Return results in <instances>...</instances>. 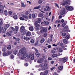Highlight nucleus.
Wrapping results in <instances>:
<instances>
[{
    "mask_svg": "<svg viewBox=\"0 0 75 75\" xmlns=\"http://www.w3.org/2000/svg\"><path fill=\"white\" fill-rule=\"evenodd\" d=\"M51 53H52V54H55V51L54 50H52L51 51Z\"/></svg>",
    "mask_w": 75,
    "mask_h": 75,
    "instance_id": "nucleus-44",
    "label": "nucleus"
},
{
    "mask_svg": "<svg viewBox=\"0 0 75 75\" xmlns=\"http://www.w3.org/2000/svg\"><path fill=\"white\" fill-rule=\"evenodd\" d=\"M34 54H32L31 55V59L32 60H33V59H34Z\"/></svg>",
    "mask_w": 75,
    "mask_h": 75,
    "instance_id": "nucleus-26",
    "label": "nucleus"
},
{
    "mask_svg": "<svg viewBox=\"0 0 75 75\" xmlns=\"http://www.w3.org/2000/svg\"><path fill=\"white\" fill-rule=\"evenodd\" d=\"M6 30H7V29H6V28H4L3 30V33H5L6 31Z\"/></svg>",
    "mask_w": 75,
    "mask_h": 75,
    "instance_id": "nucleus-54",
    "label": "nucleus"
},
{
    "mask_svg": "<svg viewBox=\"0 0 75 75\" xmlns=\"http://www.w3.org/2000/svg\"><path fill=\"white\" fill-rule=\"evenodd\" d=\"M64 29H68V26H66L64 28Z\"/></svg>",
    "mask_w": 75,
    "mask_h": 75,
    "instance_id": "nucleus-53",
    "label": "nucleus"
},
{
    "mask_svg": "<svg viewBox=\"0 0 75 75\" xmlns=\"http://www.w3.org/2000/svg\"><path fill=\"white\" fill-rule=\"evenodd\" d=\"M35 26L36 27H37V28H38V27H40V25L38 24V23H37V22H36L35 23Z\"/></svg>",
    "mask_w": 75,
    "mask_h": 75,
    "instance_id": "nucleus-10",
    "label": "nucleus"
},
{
    "mask_svg": "<svg viewBox=\"0 0 75 75\" xmlns=\"http://www.w3.org/2000/svg\"><path fill=\"white\" fill-rule=\"evenodd\" d=\"M63 31H64V32H68V30H67H67L64 29V30H63Z\"/></svg>",
    "mask_w": 75,
    "mask_h": 75,
    "instance_id": "nucleus-56",
    "label": "nucleus"
},
{
    "mask_svg": "<svg viewBox=\"0 0 75 75\" xmlns=\"http://www.w3.org/2000/svg\"><path fill=\"white\" fill-rule=\"evenodd\" d=\"M67 21H66V22H64L62 25V27H65V25H66L67 24Z\"/></svg>",
    "mask_w": 75,
    "mask_h": 75,
    "instance_id": "nucleus-18",
    "label": "nucleus"
},
{
    "mask_svg": "<svg viewBox=\"0 0 75 75\" xmlns=\"http://www.w3.org/2000/svg\"><path fill=\"white\" fill-rule=\"evenodd\" d=\"M41 7V5H40L38 6H36L35 7L34 9V10H36V9H39V8H40Z\"/></svg>",
    "mask_w": 75,
    "mask_h": 75,
    "instance_id": "nucleus-9",
    "label": "nucleus"
},
{
    "mask_svg": "<svg viewBox=\"0 0 75 75\" xmlns=\"http://www.w3.org/2000/svg\"><path fill=\"white\" fill-rule=\"evenodd\" d=\"M7 48L8 50H10L11 49V46L9 45L7 47Z\"/></svg>",
    "mask_w": 75,
    "mask_h": 75,
    "instance_id": "nucleus-47",
    "label": "nucleus"
},
{
    "mask_svg": "<svg viewBox=\"0 0 75 75\" xmlns=\"http://www.w3.org/2000/svg\"><path fill=\"white\" fill-rule=\"evenodd\" d=\"M30 42L32 44H33V43L34 42V40H33V39H32L30 41Z\"/></svg>",
    "mask_w": 75,
    "mask_h": 75,
    "instance_id": "nucleus-43",
    "label": "nucleus"
},
{
    "mask_svg": "<svg viewBox=\"0 0 75 75\" xmlns=\"http://www.w3.org/2000/svg\"><path fill=\"white\" fill-rule=\"evenodd\" d=\"M63 42L65 43V44H68V43H69V42L66 39H64L63 40Z\"/></svg>",
    "mask_w": 75,
    "mask_h": 75,
    "instance_id": "nucleus-13",
    "label": "nucleus"
},
{
    "mask_svg": "<svg viewBox=\"0 0 75 75\" xmlns=\"http://www.w3.org/2000/svg\"><path fill=\"white\" fill-rule=\"evenodd\" d=\"M32 16L33 18H35V14L34 13H33L32 14Z\"/></svg>",
    "mask_w": 75,
    "mask_h": 75,
    "instance_id": "nucleus-45",
    "label": "nucleus"
},
{
    "mask_svg": "<svg viewBox=\"0 0 75 75\" xmlns=\"http://www.w3.org/2000/svg\"><path fill=\"white\" fill-rule=\"evenodd\" d=\"M26 33H27V31H25L23 33V35H24L25 34H26Z\"/></svg>",
    "mask_w": 75,
    "mask_h": 75,
    "instance_id": "nucleus-57",
    "label": "nucleus"
},
{
    "mask_svg": "<svg viewBox=\"0 0 75 75\" xmlns=\"http://www.w3.org/2000/svg\"><path fill=\"white\" fill-rule=\"evenodd\" d=\"M21 7H25V6L26 5L24 4L23 3L21 2Z\"/></svg>",
    "mask_w": 75,
    "mask_h": 75,
    "instance_id": "nucleus-22",
    "label": "nucleus"
},
{
    "mask_svg": "<svg viewBox=\"0 0 75 75\" xmlns=\"http://www.w3.org/2000/svg\"><path fill=\"white\" fill-rule=\"evenodd\" d=\"M25 51V47H23L22 49H20L19 53H21V55L22 56L21 58V59H24L25 58L27 57V58L28 59L31 57V55L30 54H27L26 53Z\"/></svg>",
    "mask_w": 75,
    "mask_h": 75,
    "instance_id": "nucleus-1",
    "label": "nucleus"
},
{
    "mask_svg": "<svg viewBox=\"0 0 75 75\" xmlns=\"http://www.w3.org/2000/svg\"><path fill=\"white\" fill-rule=\"evenodd\" d=\"M62 35L63 36H65V35H67V33H62Z\"/></svg>",
    "mask_w": 75,
    "mask_h": 75,
    "instance_id": "nucleus-48",
    "label": "nucleus"
},
{
    "mask_svg": "<svg viewBox=\"0 0 75 75\" xmlns=\"http://www.w3.org/2000/svg\"><path fill=\"white\" fill-rule=\"evenodd\" d=\"M26 40H30V38L28 37H27Z\"/></svg>",
    "mask_w": 75,
    "mask_h": 75,
    "instance_id": "nucleus-62",
    "label": "nucleus"
},
{
    "mask_svg": "<svg viewBox=\"0 0 75 75\" xmlns=\"http://www.w3.org/2000/svg\"><path fill=\"white\" fill-rule=\"evenodd\" d=\"M20 40V38H17L16 39V41H18Z\"/></svg>",
    "mask_w": 75,
    "mask_h": 75,
    "instance_id": "nucleus-64",
    "label": "nucleus"
},
{
    "mask_svg": "<svg viewBox=\"0 0 75 75\" xmlns=\"http://www.w3.org/2000/svg\"><path fill=\"white\" fill-rule=\"evenodd\" d=\"M20 20H22L23 21L24 20H25L26 21H27V20L25 19L24 18H23V17H21L20 18Z\"/></svg>",
    "mask_w": 75,
    "mask_h": 75,
    "instance_id": "nucleus-24",
    "label": "nucleus"
},
{
    "mask_svg": "<svg viewBox=\"0 0 75 75\" xmlns=\"http://www.w3.org/2000/svg\"><path fill=\"white\" fill-rule=\"evenodd\" d=\"M36 22H37V23H40L41 22V19L40 18H38V21H36Z\"/></svg>",
    "mask_w": 75,
    "mask_h": 75,
    "instance_id": "nucleus-37",
    "label": "nucleus"
},
{
    "mask_svg": "<svg viewBox=\"0 0 75 75\" xmlns=\"http://www.w3.org/2000/svg\"><path fill=\"white\" fill-rule=\"evenodd\" d=\"M29 13L30 12L28 11H27L25 13V14H26V15H28Z\"/></svg>",
    "mask_w": 75,
    "mask_h": 75,
    "instance_id": "nucleus-35",
    "label": "nucleus"
},
{
    "mask_svg": "<svg viewBox=\"0 0 75 75\" xmlns=\"http://www.w3.org/2000/svg\"><path fill=\"white\" fill-rule=\"evenodd\" d=\"M45 41V39L44 38H42L40 40V42H41V43H42V42H44Z\"/></svg>",
    "mask_w": 75,
    "mask_h": 75,
    "instance_id": "nucleus-15",
    "label": "nucleus"
},
{
    "mask_svg": "<svg viewBox=\"0 0 75 75\" xmlns=\"http://www.w3.org/2000/svg\"><path fill=\"white\" fill-rule=\"evenodd\" d=\"M46 8H47V9H48V10H50V7L48 6H46Z\"/></svg>",
    "mask_w": 75,
    "mask_h": 75,
    "instance_id": "nucleus-50",
    "label": "nucleus"
},
{
    "mask_svg": "<svg viewBox=\"0 0 75 75\" xmlns=\"http://www.w3.org/2000/svg\"><path fill=\"white\" fill-rule=\"evenodd\" d=\"M30 35H31V33L30 32L28 31L26 33V35L27 36H30Z\"/></svg>",
    "mask_w": 75,
    "mask_h": 75,
    "instance_id": "nucleus-21",
    "label": "nucleus"
},
{
    "mask_svg": "<svg viewBox=\"0 0 75 75\" xmlns=\"http://www.w3.org/2000/svg\"><path fill=\"white\" fill-rule=\"evenodd\" d=\"M42 30L43 32H47V29L45 28H42Z\"/></svg>",
    "mask_w": 75,
    "mask_h": 75,
    "instance_id": "nucleus-17",
    "label": "nucleus"
},
{
    "mask_svg": "<svg viewBox=\"0 0 75 75\" xmlns=\"http://www.w3.org/2000/svg\"><path fill=\"white\" fill-rule=\"evenodd\" d=\"M43 23L45 25H48V24H49V22L47 21H44Z\"/></svg>",
    "mask_w": 75,
    "mask_h": 75,
    "instance_id": "nucleus-19",
    "label": "nucleus"
},
{
    "mask_svg": "<svg viewBox=\"0 0 75 75\" xmlns=\"http://www.w3.org/2000/svg\"><path fill=\"white\" fill-rule=\"evenodd\" d=\"M15 27L16 28V30H17V31H18V30L19 28V27L16 26H15Z\"/></svg>",
    "mask_w": 75,
    "mask_h": 75,
    "instance_id": "nucleus-39",
    "label": "nucleus"
},
{
    "mask_svg": "<svg viewBox=\"0 0 75 75\" xmlns=\"http://www.w3.org/2000/svg\"><path fill=\"white\" fill-rule=\"evenodd\" d=\"M43 16V13L40 12L39 13L38 17H42Z\"/></svg>",
    "mask_w": 75,
    "mask_h": 75,
    "instance_id": "nucleus-14",
    "label": "nucleus"
},
{
    "mask_svg": "<svg viewBox=\"0 0 75 75\" xmlns=\"http://www.w3.org/2000/svg\"><path fill=\"white\" fill-rule=\"evenodd\" d=\"M48 74V71L46 70L44 72H41L40 73V75H47Z\"/></svg>",
    "mask_w": 75,
    "mask_h": 75,
    "instance_id": "nucleus-6",
    "label": "nucleus"
},
{
    "mask_svg": "<svg viewBox=\"0 0 75 75\" xmlns=\"http://www.w3.org/2000/svg\"><path fill=\"white\" fill-rule=\"evenodd\" d=\"M60 60L62 63L64 64L68 61V57L61 58Z\"/></svg>",
    "mask_w": 75,
    "mask_h": 75,
    "instance_id": "nucleus-3",
    "label": "nucleus"
},
{
    "mask_svg": "<svg viewBox=\"0 0 75 75\" xmlns=\"http://www.w3.org/2000/svg\"><path fill=\"white\" fill-rule=\"evenodd\" d=\"M60 47H62V48H64V44L62 43H60Z\"/></svg>",
    "mask_w": 75,
    "mask_h": 75,
    "instance_id": "nucleus-29",
    "label": "nucleus"
},
{
    "mask_svg": "<svg viewBox=\"0 0 75 75\" xmlns=\"http://www.w3.org/2000/svg\"><path fill=\"white\" fill-rule=\"evenodd\" d=\"M7 53L8 55H10L11 54V52L8 51Z\"/></svg>",
    "mask_w": 75,
    "mask_h": 75,
    "instance_id": "nucleus-55",
    "label": "nucleus"
},
{
    "mask_svg": "<svg viewBox=\"0 0 75 75\" xmlns=\"http://www.w3.org/2000/svg\"><path fill=\"white\" fill-rule=\"evenodd\" d=\"M23 17L25 18V19H28V16L26 15H23Z\"/></svg>",
    "mask_w": 75,
    "mask_h": 75,
    "instance_id": "nucleus-27",
    "label": "nucleus"
},
{
    "mask_svg": "<svg viewBox=\"0 0 75 75\" xmlns=\"http://www.w3.org/2000/svg\"><path fill=\"white\" fill-rule=\"evenodd\" d=\"M6 34L8 36H11V33L8 32H7L6 33Z\"/></svg>",
    "mask_w": 75,
    "mask_h": 75,
    "instance_id": "nucleus-32",
    "label": "nucleus"
},
{
    "mask_svg": "<svg viewBox=\"0 0 75 75\" xmlns=\"http://www.w3.org/2000/svg\"><path fill=\"white\" fill-rule=\"evenodd\" d=\"M24 30H25V27H24V26H21L20 29L21 32L22 33V32H23Z\"/></svg>",
    "mask_w": 75,
    "mask_h": 75,
    "instance_id": "nucleus-8",
    "label": "nucleus"
},
{
    "mask_svg": "<svg viewBox=\"0 0 75 75\" xmlns=\"http://www.w3.org/2000/svg\"><path fill=\"white\" fill-rule=\"evenodd\" d=\"M65 8H66L67 10H69V11H72L74 10V8L72 6L67 5L65 6Z\"/></svg>",
    "mask_w": 75,
    "mask_h": 75,
    "instance_id": "nucleus-4",
    "label": "nucleus"
},
{
    "mask_svg": "<svg viewBox=\"0 0 75 75\" xmlns=\"http://www.w3.org/2000/svg\"><path fill=\"white\" fill-rule=\"evenodd\" d=\"M58 56V55L57 54H53L52 55V58H55V57H57Z\"/></svg>",
    "mask_w": 75,
    "mask_h": 75,
    "instance_id": "nucleus-20",
    "label": "nucleus"
},
{
    "mask_svg": "<svg viewBox=\"0 0 75 75\" xmlns=\"http://www.w3.org/2000/svg\"><path fill=\"white\" fill-rule=\"evenodd\" d=\"M36 67L40 68L39 69H38V71L46 70L47 69H48V67L47 66H36Z\"/></svg>",
    "mask_w": 75,
    "mask_h": 75,
    "instance_id": "nucleus-2",
    "label": "nucleus"
},
{
    "mask_svg": "<svg viewBox=\"0 0 75 75\" xmlns=\"http://www.w3.org/2000/svg\"><path fill=\"white\" fill-rule=\"evenodd\" d=\"M3 27H1L0 28V33H1L2 32V31H3Z\"/></svg>",
    "mask_w": 75,
    "mask_h": 75,
    "instance_id": "nucleus-34",
    "label": "nucleus"
},
{
    "mask_svg": "<svg viewBox=\"0 0 75 75\" xmlns=\"http://www.w3.org/2000/svg\"><path fill=\"white\" fill-rule=\"evenodd\" d=\"M11 28L13 31H15V28H14L13 27H11Z\"/></svg>",
    "mask_w": 75,
    "mask_h": 75,
    "instance_id": "nucleus-59",
    "label": "nucleus"
},
{
    "mask_svg": "<svg viewBox=\"0 0 75 75\" xmlns=\"http://www.w3.org/2000/svg\"><path fill=\"white\" fill-rule=\"evenodd\" d=\"M41 66H47V64L45 63H43L40 64Z\"/></svg>",
    "mask_w": 75,
    "mask_h": 75,
    "instance_id": "nucleus-25",
    "label": "nucleus"
},
{
    "mask_svg": "<svg viewBox=\"0 0 75 75\" xmlns=\"http://www.w3.org/2000/svg\"><path fill=\"white\" fill-rule=\"evenodd\" d=\"M65 38L67 40H68L69 39V38H70V36L67 35L66 36Z\"/></svg>",
    "mask_w": 75,
    "mask_h": 75,
    "instance_id": "nucleus-33",
    "label": "nucleus"
},
{
    "mask_svg": "<svg viewBox=\"0 0 75 75\" xmlns=\"http://www.w3.org/2000/svg\"><path fill=\"white\" fill-rule=\"evenodd\" d=\"M44 61V59L42 58H41L40 59H39L38 60V64H41V63H42L43 62V61Z\"/></svg>",
    "mask_w": 75,
    "mask_h": 75,
    "instance_id": "nucleus-7",
    "label": "nucleus"
},
{
    "mask_svg": "<svg viewBox=\"0 0 75 75\" xmlns=\"http://www.w3.org/2000/svg\"><path fill=\"white\" fill-rule=\"evenodd\" d=\"M44 11H48V10L47 8H44Z\"/></svg>",
    "mask_w": 75,
    "mask_h": 75,
    "instance_id": "nucleus-51",
    "label": "nucleus"
},
{
    "mask_svg": "<svg viewBox=\"0 0 75 75\" xmlns=\"http://www.w3.org/2000/svg\"><path fill=\"white\" fill-rule=\"evenodd\" d=\"M17 50H14L13 51V53L15 55H16L17 54Z\"/></svg>",
    "mask_w": 75,
    "mask_h": 75,
    "instance_id": "nucleus-38",
    "label": "nucleus"
},
{
    "mask_svg": "<svg viewBox=\"0 0 75 75\" xmlns=\"http://www.w3.org/2000/svg\"><path fill=\"white\" fill-rule=\"evenodd\" d=\"M7 10H5L4 11V14L5 15V16H7Z\"/></svg>",
    "mask_w": 75,
    "mask_h": 75,
    "instance_id": "nucleus-30",
    "label": "nucleus"
},
{
    "mask_svg": "<svg viewBox=\"0 0 75 75\" xmlns=\"http://www.w3.org/2000/svg\"><path fill=\"white\" fill-rule=\"evenodd\" d=\"M57 50L59 52H62L63 50H62V49L61 48H57Z\"/></svg>",
    "mask_w": 75,
    "mask_h": 75,
    "instance_id": "nucleus-12",
    "label": "nucleus"
},
{
    "mask_svg": "<svg viewBox=\"0 0 75 75\" xmlns=\"http://www.w3.org/2000/svg\"><path fill=\"white\" fill-rule=\"evenodd\" d=\"M31 18V14H30L29 15V18Z\"/></svg>",
    "mask_w": 75,
    "mask_h": 75,
    "instance_id": "nucleus-60",
    "label": "nucleus"
},
{
    "mask_svg": "<svg viewBox=\"0 0 75 75\" xmlns=\"http://www.w3.org/2000/svg\"><path fill=\"white\" fill-rule=\"evenodd\" d=\"M3 12H4L3 9L1 8L0 9V13H3Z\"/></svg>",
    "mask_w": 75,
    "mask_h": 75,
    "instance_id": "nucleus-36",
    "label": "nucleus"
},
{
    "mask_svg": "<svg viewBox=\"0 0 75 75\" xmlns=\"http://www.w3.org/2000/svg\"><path fill=\"white\" fill-rule=\"evenodd\" d=\"M65 13V10L64 8H63L60 11V15H63Z\"/></svg>",
    "mask_w": 75,
    "mask_h": 75,
    "instance_id": "nucleus-5",
    "label": "nucleus"
},
{
    "mask_svg": "<svg viewBox=\"0 0 75 75\" xmlns=\"http://www.w3.org/2000/svg\"><path fill=\"white\" fill-rule=\"evenodd\" d=\"M32 49H33V50H35V51H36V52H37V51H38V50H37V49L35 48L34 47H33L32 48Z\"/></svg>",
    "mask_w": 75,
    "mask_h": 75,
    "instance_id": "nucleus-40",
    "label": "nucleus"
},
{
    "mask_svg": "<svg viewBox=\"0 0 75 75\" xmlns=\"http://www.w3.org/2000/svg\"><path fill=\"white\" fill-rule=\"evenodd\" d=\"M29 30L31 31H33L34 30V28L33 26H31L29 28Z\"/></svg>",
    "mask_w": 75,
    "mask_h": 75,
    "instance_id": "nucleus-16",
    "label": "nucleus"
},
{
    "mask_svg": "<svg viewBox=\"0 0 75 75\" xmlns=\"http://www.w3.org/2000/svg\"><path fill=\"white\" fill-rule=\"evenodd\" d=\"M11 58L13 59L14 58V57L13 55V54H11Z\"/></svg>",
    "mask_w": 75,
    "mask_h": 75,
    "instance_id": "nucleus-58",
    "label": "nucleus"
},
{
    "mask_svg": "<svg viewBox=\"0 0 75 75\" xmlns=\"http://www.w3.org/2000/svg\"><path fill=\"white\" fill-rule=\"evenodd\" d=\"M8 55L7 54L6 52H4L3 54V56L4 57H6V56H7Z\"/></svg>",
    "mask_w": 75,
    "mask_h": 75,
    "instance_id": "nucleus-31",
    "label": "nucleus"
},
{
    "mask_svg": "<svg viewBox=\"0 0 75 75\" xmlns=\"http://www.w3.org/2000/svg\"><path fill=\"white\" fill-rule=\"evenodd\" d=\"M3 24V22H2V20L0 19V25Z\"/></svg>",
    "mask_w": 75,
    "mask_h": 75,
    "instance_id": "nucleus-46",
    "label": "nucleus"
},
{
    "mask_svg": "<svg viewBox=\"0 0 75 75\" xmlns=\"http://www.w3.org/2000/svg\"><path fill=\"white\" fill-rule=\"evenodd\" d=\"M60 21H61L60 20H59V21L57 20L56 21L55 23H60Z\"/></svg>",
    "mask_w": 75,
    "mask_h": 75,
    "instance_id": "nucleus-52",
    "label": "nucleus"
},
{
    "mask_svg": "<svg viewBox=\"0 0 75 75\" xmlns=\"http://www.w3.org/2000/svg\"><path fill=\"white\" fill-rule=\"evenodd\" d=\"M36 55L37 56V57H39L40 56V53L38 52H37L36 53Z\"/></svg>",
    "mask_w": 75,
    "mask_h": 75,
    "instance_id": "nucleus-28",
    "label": "nucleus"
},
{
    "mask_svg": "<svg viewBox=\"0 0 75 75\" xmlns=\"http://www.w3.org/2000/svg\"><path fill=\"white\" fill-rule=\"evenodd\" d=\"M2 51L5 52V51H6V49L5 48H3L2 49Z\"/></svg>",
    "mask_w": 75,
    "mask_h": 75,
    "instance_id": "nucleus-61",
    "label": "nucleus"
},
{
    "mask_svg": "<svg viewBox=\"0 0 75 75\" xmlns=\"http://www.w3.org/2000/svg\"><path fill=\"white\" fill-rule=\"evenodd\" d=\"M13 17L14 19H17V15H15L13 16Z\"/></svg>",
    "mask_w": 75,
    "mask_h": 75,
    "instance_id": "nucleus-41",
    "label": "nucleus"
},
{
    "mask_svg": "<svg viewBox=\"0 0 75 75\" xmlns=\"http://www.w3.org/2000/svg\"><path fill=\"white\" fill-rule=\"evenodd\" d=\"M42 2V1H41V0H39L38 1V3L39 4H41Z\"/></svg>",
    "mask_w": 75,
    "mask_h": 75,
    "instance_id": "nucleus-42",
    "label": "nucleus"
},
{
    "mask_svg": "<svg viewBox=\"0 0 75 75\" xmlns=\"http://www.w3.org/2000/svg\"><path fill=\"white\" fill-rule=\"evenodd\" d=\"M9 27H10V25L9 24H6L5 25L4 28L6 29H7V28H8Z\"/></svg>",
    "mask_w": 75,
    "mask_h": 75,
    "instance_id": "nucleus-11",
    "label": "nucleus"
},
{
    "mask_svg": "<svg viewBox=\"0 0 75 75\" xmlns=\"http://www.w3.org/2000/svg\"><path fill=\"white\" fill-rule=\"evenodd\" d=\"M58 69H59V70H61V69H63V66H59V67H58Z\"/></svg>",
    "mask_w": 75,
    "mask_h": 75,
    "instance_id": "nucleus-23",
    "label": "nucleus"
},
{
    "mask_svg": "<svg viewBox=\"0 0 75 75\" xmlns=\"http://www.w3.org/2000/svg\"><path fill=\"white\" fill-rule=\"evenodd\" d=\"M24 65L25 66H28V63H25L24 64Z\"/></svg>",
    "mask_w": 75,
    "mask_h": 75,
    "instance_id": "nucleus-49",
    "label": "nucleus"
},
{
    "mask_svg": "<svg viewBox=\"0 0 75 75\" xmlns=\"http://www.w3.org/2000/svg\"><path fill=\"white\" fill-rule=\"evenodd\" d=\"M9 14L10 15H11L12 14V12L11 11H10L9 12Z\"/></svg>",
    "mask_w": 75,
    "mask_h": 75,
    "instance_id": "nucleus-63",
    "label": "nucleus"
}]
</instances>
